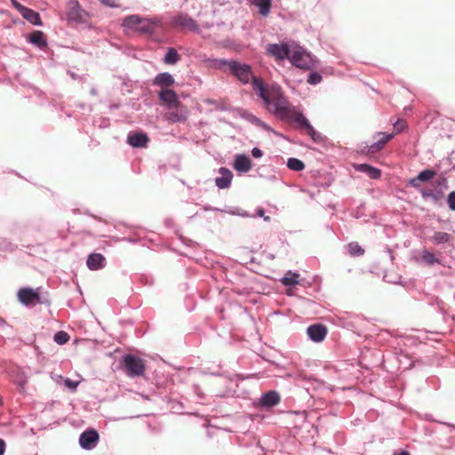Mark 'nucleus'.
<instances>
[{
	"instance_id": "obj_35",
	"label": "nucleus",
	"mask_w": 455,
	"mask_h": 455,
	"mask_svg": "<svg viewBox=\"0 0 455 455\" xmlns=\"http://www.w3.org/2000/svg\"><path fill=\"white\" fill-rule=\"evenodd\" d=\"M63 384L70 391H76L80 384V380H72L67 378L63 379Z\"/></svg>"
},
{
	"instance_id": "obj_22",
	"label": "nucleus",
	"mask_w": 455,
	"mask_h": 455,
	"mask_svg": "<svg viewBox=\"0 0 455 455\" xmlns=\"http://www.w3.org/2000/svg\"><path fill=\"white\" fill-rule=\"evenodd\" d=\"M248 2L259 9V13L267 17L271 9L272 0H248Z\"/></svg>"
},
{
	"instance_id": "obj_42",
	"label": "nucleus",
	"mask_w": 455,
	"mask_h": 455,
	"mask_svg": "<svg viewBox=\"0 0 455 455\" xmlns=\"http://www.w3.org/2000/svg\"><path fill=\"white\" fill-rule=\"evenodd\" d=\"M251 156L255 158H259L263 156L262 150L259 148H253L251 149Z\"/></svg>"
},
{
	"instance_id": "obj_26",
	"label": "nucleus",
	"mask_w": 455,
	"mask_h": 455,
	"mask_svg": "<svg viewBox=\"0 0 455 455\" xmlns=\"http://www.w3.org/2000/svg\"><path fill=\"white\" fill-rule=\"evenodd\" d=\"M281 283L284 286H294L299 283V275L296 272L289 270L282 277Z\"/></svg>"
},
{
	"instance_id": "obj_31",
	"label": "nucleus",
	"mask_w": 455,
	"mask_h": 455,
	"mask_svg": "<svg viewBox=\"0 0 455 455\" xmlns=\"http://www.w3.org/2000/svg\"><path fill=\"white\" fill-rule=\"evenodd\" d=\"M422 259L428 265L439 263V259L435 256V254L427 250H424L422 251Z\"/></svg>"
},
{
	"instance_id": "obj_12",
	"label": "nucleus",
	"mask_w": 455,
	"mask_h": 455,
	"mask_svg": "<svg viewBox=\"0 0 455 455\" xmlns=\"http://www.w3.org/2000/svg\"><path fill=\"white\" fill-rule=\"evenodd\" d=\"M159 100L165 104L169 108L180 107V102L177 93L171 89H162L159 92Z\"/></svg>"
},
{
	"instance_id": "obj_46",
	"label": "nucleus",
	"mask_w": 455,
	"mask_h": 455,
	"mask_svg": "<svg viewBox=\"0 0 455 455\" xmlns=\"http://www.w3.org/2000/svg\"><path fill=\"white\" fill-rule=\"evenodd\" d=\"M420 193H421L423 197H429V196H433V192L432 191H427V190H424V189H420Z\"/></svg>"
},
{
	"instance_id": "obj_54",
	"label": "nucleus",
	"mask_w": 455,
	"mask_h": 455,
	"mask_svg": "<svg viewBox=\"0 0 455 455\" xmlns=\"http://www.w3.org/2000/svg\"><path fill=\"white\" fill-rule=\"evenodd\" d=\"M2 403H3V402H2V398L0 397V404H2Z\"/></svg>"
},
{
	"instance_id": "obj_11",
	"label": "nucleus",
	"mask_w": 455,
	"mask_h": 455,
	"mask_svg": "<svg viewBox=\"0 0 455 455\" xmlns=\"http://www.w3.org/2000/svg\"><path fill=\"white\" fill-rule=\"evenodd\" d=\"M218 172L219 176L215 178L216 187L220 189L228 188L234 177L232 172L226 167H220Z\"/></svg>"
},
{
	"instance_id": "obj_10",
	"label": "nucleus",
	"mask_w": 455,
	"mask_h": 455,
	"mask_svg": "<svg viewBox=\"0 0 455 455\" xmlns=\"http://www.w3.org/2000/svg\"><path fill=\"white\" fill-rule=\"evenodd\" d=\"M307 334L310 340L319 343L325 339L327 328L321 323H315L307 328Z\"/></svg>"
},
{
	"instance_id": "obj_8",
	"label": "nucleus",
	"mask_w": 455,
	"mask_h": 455,
	"mask_svg": "<svg viewBox=\"0 0 455 455\" xmlns=\"http://www.w3.org/2000/svg\"><path fill=\"white\" fill-rule=\"evenodd\" d=\"M67 17L68 20L84 23L87 21L89 14L80 6L78 1L69 0L68 3Z\"/></svg>"
},
{
	"instance_id": "obj_30",
	"label": "nucleus",
	"mask_w": 455,
	"mask_h": 455,
	"mask_svg": "<svg viewBox=\"0 0 455 455\" xmlns=\"http://www.w3.org/2000/svg\"><path fill=\"white\" fill-rule=\"evenodd\" d=\"M287 167L290 170L299 172V171L304 170L305 164L301 160H299L298 158L291 157L287 160Z\"/></svg>"
},
{
	"instance_id": "obj_4",
	"label": "nucleus",
	"mask_w": 455,
	"mask_h": 455,
	"mask_svg": "<svg viewBox=\"0 0 455 455\" xmlns=\"http://www.w3.org/2000/svg\"><path fill=\"white\" fill-rule=\"evenodd\" d=\"M289 60L297 68L309 69L313 66L312 57L302 47L293 43Z\"/></svg>"
},
{
	"instance_id": "obj_24",
	"label": "nucleus",
	"mask_w": 455,
	"mask_h": 455,
	"mask_svg": "<svg viewBox=\"0 0 455 455\" xmlns=\"http://www.w3.org/2000/svg\"><path fill=\"white\" fill-rule=\"evenodd\" d=\"M28 42L41 50L47 46V42L44 38V33L39 30L34 31L29 35Z\"/></svg>"
},
{
	"instance_id": "obj_29",
	"label": "nucleus",
	"mask_w": 455,
	"mask_h": 455,
	"mask_svg": "<svg viewBox=\"0 0 455 455\" xmlns=\"http://www.w3.org/2000/svg\"><path fill=\"white\" fill-rule=\"evenodd\" d=\"M230 61L222 60V59H207L205 60L206 66L212 68H222L224 66L228 65Z\"/></svg>"
},
{
	"instance_id": "obj_1",
	"label": "nucleus",
	"mask_w": 455,
	"mask_h": 455,
	"mask_svg": "<svg viewBox=\"0 0 455 455\" xmlns=\"http://www.w3.org/2000/svg\"><path fill=\"white\" fill-rule=\"evenodd\" d=\"M253 90L263 100L267 108L281 120H288L294 108L277 85H265L258 78L253 80Z\"/></svg>"
},
{
	"instance_id": "obj_9",
	"label": "nucleus",
	"mask_w": 455,
	"mask_h": 455,
	"mask_svg": "<svg viewBox=\"0 0 455 455\" xmlns=\"http://www.w3.org/2000/svg\"><path fill=\"white\" fill-rule=\"evenodd\" d=\"M99 442V434L94 429H89L80 435L79 444L84 450L93 449Z\"/></svg>"
},
{
	"instance_id": "obj_43",
	"label": "nucleus",
	"mask_w": 455,
	"mask_h": 455,
	"mask_svg": "<svg viewBox=\"0 0 455 455\" xmlns=\"http://www.w3.org/2000/svg\"><path fill=\"white\" fill-rule=\"evenodd\" d=\"M419 182H420V181H419V180H418V176H417V177H415V178H413V179H411V180H410V181H409V184H410L411 187H413V188H415L419 189Z\"/></svg>"
},
{
	"instance_id": "obj_37",
	"label": "nucleus",
	"mask_w": 455,
	"mask_h": 455,
	"mask_svg": "<svg viewBox=\"0 0 455 455\" xmlns=\"http://www.w3.org/2000/svg\"><path fill=\"white\" fill-rule=\"evenodd\" d=\"M322 81V76L317 72H312L309 74L307 82L310 84L315 85Z\"/></svg>"
},
{
	"instance_id": "obj_44",
	"label": "nucleus",
	"mask_w": 455,
	"mask_h": 455,
	"mask_svg": "<svg viewBox=\"0 0 455 455\" xmlns=\"http://www.w3.org/2000/svg\"><path fill=\"white\" fill-rule=\"evenodd\" d=\"M257 126L261 127L262 129H264L267 132H273L272 128L268 124H267L266 123L261 121L260 119H259V123L257 124Z\"/></svg>"
},
{
	"instance_id": "obj_51",
	"label": "nucleus",
	"mask_w": 455,
	"mask_h": 455,
	"mask_svg": "<svg viewBox=\"0 0 455 455\" xmlns=\"http://www.w3.org/2000/svg\"><path fill=\"white\" fill-rule=\"evenodd\" d=\"M446 182H447L446 179H445V178H443V179L441 180V181H440V184H441V185H444V186H446Z\"/></svg>"
},
{
	"instance_id": "obj_25",
	"label": "nucleus",
	"mask_w": 455,
	"mask_h": 455,
	"mask_svg": "<svg viewBox=\"0 0 455 455\" xmlns=\"http://www.w3.org/2000/svg\"><path fill=\"white\" fill-rule=\"evenodd\" d=\"M287 121L295 122L300 128L307 129L311 126L309 121L304 116L303 114L297 112L295 108L292 109L291 115Z\"/></svg>"
},
{
	"instance_id": "obj_20",
	"label": "nucleus",
	"mask_w": 455,
	"mask_h": 455,
	"mask_svg": "<svg viewBox=\"0 0 455 455\" xmlns=\"http://www.w3.org/2000/svg\"><path fill=\"white\" fill-rule=\"evenodd\" d=\"M174 83H175V80H174L173 76L168 72L159 73L158 75L156 76L154 82H153V84L155 85L160 86L163 89L164 88L167 89L168 87L173 85Z\"/></svg>"
},
{
	"instance_id": "obj_34",
	"label": "nucleus",
	"mask_w": 455,
	"mask_h": 455,
	"mask_svg": "<svg viewBox=\"0 0 455 455\" xmlns=\"http://www.w3.org/2000/svg\"><path fill=\"white\" fill-rule=\"evenodd\" d=\"M347 251L354 256H360L363 253V248L357 243H350L347 245Z\"/></svg>"
},
{
	"instance_id": "obj_38",
	"label": "nucleus",
	"mask_w": 455,
	"mask_h": 455,
	"mask_svg": "<svg viewBox=\"0 0 455 455\" xmlns=\"http://www.w3.org/2000/svg\"><path fill=\"white\" fill-rule=\"evenodd\" d=\"M242 116L249 121L250 123L257 125L258 123H259V118L252 115L251 113L244 112Z\"/></svg>"
},
{
	"instance_id": "obj_52",
	"label": "nucleus",
	"mask_w": 455,
	"mask_h": 455,
	"mask_svg": "<svg viewBox=\"0 0 455 455\" xmlns=\"http://www.w3.org/2000/svg\"><path fill=\"white\" fill-rule=\"evenodd\" d=\"M91 93H92V95H95V94H96V90H95L94 88H92V89L91 90Z\"/></svg>"
},
{
	"instance_id": "obj_3",
	"label": "nucleus",
	"mask_w": 455,
	"mask_h": 455,
	"mask_svg": "<svg viewBox=\"0 0 455 455\" xmlns=\"http://www.w3.org/2000/svg\"><path fill=\"white\" fill-rule=\"evenodd\" d=\"M42 288L32 289L30 287H24L18 291V300L27 307H33L37 304H46L48 299L41 293Z\"/></svg>"
},
{
	"instance_id": "obj_40",
	"label": "nucleus",
	"mask_w": 455,
	"mask_h": 455,
	"mask_svg": "<svg viewBox=\"0 0 455 455\" xmlns=\"http://www.w3.org/2000/svg\"><path fill=\"white\" fill-rule=\"evenodd\" d=\"M405 122L403 120H398L396 121V123L394 124V128L397 133L403 132L405 129Z\"/></svg>"
},
{
	"instance_id": "obj_7",
	"label": "nucleus",
	"mask_w": 455,
	"mask_h": 455,
	"mask_svg": "<svg viewBox=\"0 0 455 455\" xmlns=\"http://www.w3.org/2000/svg\"><path fill=\"white\" fill-rule=\"evenodd\" d=\"M228 68L233 75L243 84H248L251 79L253 82L255 76H252L251 68L247 64H242L235 60H230Z\"/></svg>"
},
{
	"instance_id": "obj_53",
	"label": "nucleus",
	"mask_w": 455,
	"mask_h": 455,
	"mask_svg": "<svg viewBox=\"0 0 455 455\" xmlns=\"http://www.w3.org/2000/svg\"><path fill=\"white\" fill-rule=\"evenodd\" d=\"M264 220H265L266 221H268V220H270V218H269L268 216H267V217H264Z\"/></svg>"
},
{
	"instance_id": "obj_48",
	"label": "nucleus",
	"mask_w": 455,
	"mask_h": 455,
	"mask_svg": "<svg viewBox=\"0 0 455 455\" xmlns=\"http://www.w3.org/2000/svg\"><path fill=\"white\" fill-rule=\"evenodd\" d=\"M393 455H410V453L406 451H401L395 452Z\"/></svg>"
},
{
	"instance_id": "obj_50",
	"label": "nucleus",
	"mask_w": 455,
	"mask_h": 455,
	"mask_svg": "<svg viewBox=\"0 0 455 455\" xmlns=\"http://www.w3.org/2000/svg\"><path fill=\"white\" fill-rule=\"evenodd\" d=\"M230 213L231 214H238V215H241L243 217L248 216V214H246L245 212L240 213V212H230Z\"/></svg>"
},
{
	"instance_id": "obj_23",
	"label": "nucleus",
	"mask_w": 455,
	"mask_h": 455,
	"mask_svg": "<svg viewBox=\"0 0 455 455\" xmlns=\"http://www.w3.org/2000/svg\"><path fill=\"white\" fill-rule=\"evenodd\" d=\"M20 14L25 20H27L31 24L35 26H42L40 15L34 10L25 7V9L21 12Z\"/></svg>"
},
{
	"instance_id": "obj_13",
	"label": "nucleus",
	"mask_w": 455,
	"mask_h": 455,
	"mask_svg": "<svg viewBox=\"0 0 455 455\" xmlns=\"http://www.w3.org/2000/svg\"><path fill=\"white\" fill-rule=\"evenodd\" d=\"M173 21H174V24L179 27L188 28L190 31H193L196 33L200 32V28H199L198 24L196 23V21L193 18L188 16V14H183V13L179 14L178 16H176L174 18Z\"/></svg>"
},
{
	"instance_id": "obj_19",
	"label": "nucleus",
	"mask_w": 455,
	"mask_h": 455,
	"mask_svg": "<svg viewBox=\"0 0 455 455\" xmlns=\"http://www.w3.org/2000/svg\"><path fill=\"white\" fill-rule=\"evenodd\" d=\"M280 402V395L275 391H268L263 394L259 399V404L263 407H273Z\"/></svg>"
},
{
	"instance_id": "obj_14",
	"label": "nucleus",
	"mask_w": 455,
	"mask_h": 455,
	"mask_svg": "<svg viewBox=\"0 0 455 455\" xmlns=\"http://www.w3.org/2000/svg\"><path fill=\"white\" fill-rule=\"evenodd\" d=\"M233 167L238 172L246 173L251 170L252 163L247 155L237 154L235 156Z\"/></svg>"
},
{
	"instance_id": "obj_2",
	"label": "nucleus",
	"mask_w": 455,
	"mask_h": 455,
	"mask_svg": "<svg viewBox=\"0 0 455 455\" xmlns=\"http://www.w3.org/2000/svg\"><path fill=\"white\" fill-rule=\"evenodd\" d=\"M122 25L126 30L140 34H153L156 28L162 26V20L158 17L147 18L132 14L125 17Z\"/></svg>"
},
{
	"instance_id": "obj_39",
	"label": "nucleus",
	"mask_w": 455,
	"mask_h": 455,
	"mask_svg": "<svg viewBox=\"0 0 455 455\" xmlns=\"http://www.w3.org/2000/svg\"><path fill=\"white\" fill-rule=\"evenodd\" d=\"M447 204L451 211L455 212V191L451 192L447 197Z\"/></svg>"
},
{
	"instance_id": "obj_27",
	"label": "nucleus",
	"mask_w": 455,
	"mask_h": 455,
	"mask_svg": "<svg viewBox=\"0 0 455 455\" xmlns=\"http://www.w3.org/2000/svg\"><path fill=\"white\" fill-rule=\"evenodd\" d=\"M180 60V55L174 48H168L164 58V62L167 65H174Z\"/></svg>"
},
{
	"instance_id": "obj_36",
	"label": "nucleus",
	"mask_w": 455,
	"mask_h": 455,
	"mask_svg": "<svg viewBox=\"0 0 455 455\" xmlns=\"http://www.w3.org/2000/svg\"><path fill=\"white\" fill-rule=\"evenodd\" d=\"M307 133L315 142H320L322 140V134L316 132L311 125L307 129Z\"/></svg>"
},
{
	"instance_id": "obj_49",
	"label": "nucleus",
	"mask_w": 455,
	"mask_h": 455,
	"mask_svg": "<svg viewBox=\"0 0 455 455\" xmlns=\"http://www.w3.org/2000/svg\"><path fill=\"white\" fill-rule=\"evenodd\" d=\"M257 215H258L259 217H264V210H263V209H261V208L258 209V210H257Z\"/></svg>"
},
{
	"instance_id": "obj_45",
	"label": "nucleus",
	"mask_w": 455,
	"mask_h": 455,
	"mask_svg": "<svg viewBox=\"0 0 455 455\" xmlns=\"http://www.w3.org/2000/svg\"><path fill=\"white\" fill-rule=\"evenodd\" d=\"M5 449H6L5 442L0 438V455L4 454Z\"/></svg>"
},
{
	"instance_id": "obj_28",
	"label": "nucleus",
	"mask_w": 455,
	"mask_h": 455,
	"mask_svg": "<svg viewBox=\"0 0 455 455\" xmlns=\"http://www.w3.org/2000/svg\"><path fill=\"white\" fill-rule=\"evenodd\" d=\"M451 239V235L445 232H435L431 237V240L435 244L449 243Z\"/></svg>"
},
{
	"instance_id": "obj_17",
	"label": "nucleus",
	"mask_w": 455,
	"mask_h": 455,
	"mask_svg": "<svg viewBox=\"0 0 455 455\" xmlns=\"http://www.w3.org/2000/svg\"><path fill=\"white\" fill-rule=\"evenodd\" d=\"M354 168L355 171L365 173L368 177L373 180L379 179L381 176V171L379 169L367 164H355Z\"/></svg>"
},
{
	"instance_id": "obj_32",
	"label": "nucleus",
	"mask_w": 455,
	"mask_h": 455,
	"mask_svg": "<svg viewBox=\"0 0 455 455\" xmlns=\"http://www.w3.org/2000/svg\"><path fill=\"white\" fill-rule=\"evenodd\" d=\"M436 172L435 171L427 169L418 174V180H419L420 182H426L432 180Z\"/></svg>"
},
{
	"instance_id": "obj_15",
	"label": "nucleus",
	"mask_w": 455,
	"mask_h": 455,
	"mask_svg": "<svg viewBox=\"0 0 455 455\" xmlns=\"http://www.w3.org/2000/svg\"><path fill=\"white\" fill-rule=\"evenodd\" d=\"M86 265L90 270H99L105 267L106 259L101 253H91L86 260Z\"/></svg>"
},
{
	"instance_id": "obj_33",
	"label": "nucleus",
	"mask_w": 455,
	"mask_h": 455,
	"mask_svg": "<svg viewBox=\"0 0 455 455\" xmlns=\"http://www.w3.org/2000/svg\"><path fill=\"white\" fill-rule=\"evenodd\" d=\"M68 339L69 335L63 331L56 332L53 336V340L59 345L66 344L68 341Z\"/></svg>"
},
{
	"instance_id": "obj_6",
	"label": "nucleus",
	"mask_w": 455,
	"mask_h": 455,
	"mask_svg": "<svg viewBox=\"0 0 455 455\" xmlns=\"http://www.w3.org/2000/svg\"><path fill=\"white\" fill-rule=\"evenodd\" d=\"M293 43L294 42L268 44L266 46V52L267 55L279 61L285 59L289 60L291 52L292 51Z\"/></svg>"
},
{
	"instance_id": "obj_41",
	"label": "nucleus",
	"mask_w": 455,
	"mask_h": 455,
	"mask_svg": "<svg viewBox=\"0 0 455 455\" xmlns=\"http://www.w3.org/2000/svg\"><path fill=\"white\" fill-rule=\"evenodd\" d=\"M11 3L12 4V6L20 12L21 13V12L25 9V6H23L21 4H20L18 1L16 0H11Z\"/></svg>"
},
{
	"instance_id": "obj_47",
	"label": "nucleus",
	"mask_w": 455,
	"mask_h": 455,
	"mask_svg": "<svg viewBox=\"0 0 455 455\" xmlns=\"http://www.w3.org/2000/svg\"><path fill=\"white\" fill-rule=\"evenodd\" d=\"M101 2L110 7L116 6L115 0H101Z\"/></svg>"
},
{
	"instance_id": "obj_18",
	"label": "nucleus",
	"mask_w": 455,
	"mask_h": 455,
	"mask_svg": "<svg viewBox=\"0 0 455 455\" xmlns=\"http://www.w3.org/2000/svg\"><path fill=\"white\" fill-rule=\"evenodd\" d=\"M176 109L172 111L167 119L172 123H182L185 122L188 116V110L184 106L180 104V107L175 108Z\"/></svg>"
},
{
	"instance_id": "obj_5",
	"label": "nucleus",
	"mask_w": 455,
	"mask_h": 455,
	"mask_svg": "<svg viewBox=\"0 0 455 455\" xmlns=\"http://www.w3.org/2000/svg\"><path fill=\"white\" fill-rule=\"evenodd\" d=\"M123 364L129 377L142 376L145 371V363L142 359L133 355H126L123 357Z\"/></svg>"
},
{
	"instance_id": "obj_21",
	"label": "nucleus",
	"mask_w": 455,
	"mask_h": 455,
	"mask_svg": "<svg viewBox=\"0 0 455 455\" xmlns=\"http://www.w3.org/2000/svg\"><path fill=\"white\" fill-rule=\"evenodd\" d=\"M393 136L394 135L392 133L391 134H387L385 132L377 133L375 137L378 138V140L376 142L372 143L369 147V152L375 153V152L379 151L385 146V144L393 138Z\"/></svg>"
},
{
	"instance_id": "obj_16",
	"label": "nucleus",
	"mask_w": 455,
	"mask_h": 455,
	"mask_svg": "<svg viewBox=\"0 0 455 455\" xmlns=\"http://www.w3.org/2000/svg\"><path fill=\"white\" fill-rule=\"evenodd\" d=\"M127 142L133 148H143L148 144V137L143 132L130 133Z\"/></svg>"
}]
</instances>
